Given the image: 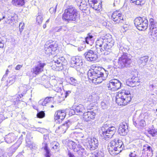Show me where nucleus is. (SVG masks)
Returning a JSON list of instances; mask_svg holds the SVG:
<instances>
[{
	"mask_svg": "<svg viewBox=\"0 0 157 157\" xmlns=\"http://www.w3.org/2000/svg\"><path fill=\"white\" fill-rule=\"evenodd\" d=\"M53 98L51 97H47L44 100H45V101L48 103L50 101L53 100Z\"/></svg>",
	"mask_w": 157,
	"mask_h": 157,
	"instance_id": "nucleus-48",
	"label": "nucleus"
},
{
	"mask_svg": "<svg viewBox=\"0 0 157 157\" xmlns=\"http://www.w3.org/2000/svg\"><path fill=\"white\" fill-rule=\"evenodd\" d=\"M32 137H31L29 134H28L27 135V139L26 140V142H29L30 141L31 139H32Z\"/></svg>",
	"mask_w": 157,
	"mask_h": 157,
	"instance_id": "nucleus-53",
	"label": "nucleus"
},
{
	"mask_svg": "<svg viewBox=\"0 0 157 157\" xmlns=\"http://www.w3.org/2000/svg\"><path fill=\"white\" fill-rule=\"evenodd\" d=\"M101 107L103 109H105L107 108V105L104 101H102L101 103Z\"/></svg>",
	"mask_w": 157,
	"mask_h": 157,
	"instance_id": "nucleus-49",
	"label": "nucleus"
},
{
	"mask_svg": "<svg viewBox=\"0 0 157 157\" xmlns=\"http://www.w3.org/2000/svg\"><path fill=\"white\" fill-rule=\"evenodd\" d=\"M36 21L39 25L41 24L42 22L43 16L42 15H39L36 18Z\"/></svg>",
	"mask_w": 157,
	"mask_h": 157,
	"instance_id": "nucleus-41",
	"label": "nucleus"
},
{
	"mask_svg": "<svg viewBox=\"0 0 157 157\" xmlns=\"http://www.w3.org/2000/svg\"><path fill=\"white\" fill-rule=\"evenodd\" d=\"M107 75L106 73H105V76H98V78H92L93 79H89L93 83H94L95 84H99L103 80L105 79V78L107 77Z\"/></svg>",
	"mask_w": 157,
	"mask_h": 157,
	"instance_id": "nucleus-23",
	"label": "nucleus"
},
{
	"mask_svg": "<svg viewBox=\"0 0 157 157\" xmlns=\"http://www.w3.org/2000/svg\"><path fill=\"white\" fill-rule=\"evenodd\" d=\"M39 103L40 105H41L43 106H45L46 104L47 103L45 101V100H44L43 101H39Z\"/></svg>",
	"mask_w": 157,
	"mask_h": 157,
	"instance_id": "nucleus-52",
	"label": "nucleus"
},
{
	"mask_svg": "<svg viewBox=\"0 0 157 157\" xmlns=\"http://www.w3.org/2000/svg\"><path fill=\"white\" fill-rule=\"evenodd\" d=\"M75 110L76 115H83V113L85 112V109L83 105L81 104H79L78 105L74 108Z\"/></svg>",
	"mask_w": 157,
	"mask_h": 157,
	"instance_id": "nucleus-24",
	"label": "nucleus"
},
{
	"mask_svg": "<svg viewBox=\"0 0 157 157\" xmlns=\"http://www.w3.org/2000/svg\"><path fill=\"white\" fill-rule=\"evenodd\" d=\"M25 0H13V2L15 4V5L21 6L25 4Z\"/></svg>",
	"mask_w": 157,
	"mask_h": 157,
	"instance_id": "nucleus-36",
	"label": "nucleus"
},
{
	"mask_svg": "<svg viewBox=\"0 0 157 157\" xmlns=\"http://www.w3.org/2000/svg\"><path fill=\"white\" fill-rule=\"evenodd\" d=\"M128 81L129 82L130 85H131V86L132 87L135 86L136 85H139L138 83L140 82V81H134V80L133 79V78H132L131 79L129 80Z\"/></svg>",
	"mask_w": 157,
	"mask_h": 157,
	"instance_id": "nucleus-37",
	"label": "nucleus"
},
{
	"mask_svg": "<svg viewBox=\"0 0 157 157\" xmlns=\"http://www.w3.org/2000/svg\"><path fill=\"white\" fill-rule=\"evenodd\" d=\"M93 157H104V153L100 151L94 154Z\"/></svg>",
	"mask_w": 157,
	"mask_h": 157,
	"instance_id": "nucleus-43",
	"label": "nucleus"
},
{
	"mask_svg": "<svg viewBox=\"0 0 157 157\" xmlns=\"http://www.w3.org/2000/svg\"><path fill=\"white\" fill-rule=\"evenodd\" d=\"M69 157H75L74 154L71 152H69L68 153Z\"/></svg>",
	"mask_w": 157,
	"mask_h": 157,
	"instance_id": "nucleus-58",
	"label": "nucleus"
},
{
	"mask_svg": "<svg viewBox=\"0 0 157 157\" xmlns=\"http://www.w3.org/2000/svg\"><path fill=\"white\" fill-rule=\"evenodd\" d=\"M154 86L153 85H150L149 86V87L150 88V90H154Z\"/></svg>",
	"mask_w": 157,
	"mask_h": 157,
	"instance_id": "nucleus-60",
	"label": "nucleus"
},
{
	"mask_svg": "<svg viewBox=\"0 0 157 157\" xmlns=\"http://www.w3.org/2000/svg\"><path fill=\"white\" fill-rule=\"evenodd\" d=\"M57 4L56 6L55 7H51L49 9V11L50 13L51 14L55 13L56 11V9L57 8Z\"/></svg>",
	"mask_w": 157,
	"mask_h": 157,
	"instance_id": "nucleus-44",
	"label": "nucleus"
},
{
	"mask_svg": "<svg viewBox=\"0 0 157 157\" xmlns=\"http://www.w3.org/2000/svg\"><path fill=\"white\" fill-rule=\"evenodd\" d=\"M131 2L137 5H141L145 3V0H134Z\"/></svg>",
	"mask_w": 157,
	"mask_h": 157,
	"instance_id": "nucleus-39",
	"label": "nucleus"
},
{
	"mask_svg": "<svg viewBox=\"0 0 157 157\" xmlns=\"http://www.w3.org/2000/svg\"><path fill=\"white\" fill-rule=\"evenodd\" d=\"M105 73L108 75V71H106L103 68L95 67L94 69L89 70L88 72V76L89 79H92L94 77L98 78V76H105Z\"/></svg>",
	"mask_w": 157,
	"mask_h": 157,
	"instance_id": "nucleus-7",
	"label": "nucleus"
},
{
	"mask_svg": "<svg viewBox=\"0 0 157 157\" xmlns=\"http://www.w3.org/2000/svg\"><path fill=\"white\" fill-rule=\"evenodd\" d=\"M16 78V75H12L10 77H9L8 79L7 80V85H10L12 84L15 81V79Z\"/></svg>",
	"mask_w": 157,
	"mask_h": 157,
	"instance_id": "nucleus-32",
	"label": "nucleus"
},
{
	"mask_svg": "<svg viewBox=\"0 0 157 157\" xmlns=\"http://www.w3.org/2000/svg\"><path fill=\"white\" fill-rule=\"evenodd\" d=\"M148 58V56L141 57L138 60V62L139 64H142L143 66H144L146 65Z\"/></svg>",
	"mask_w": 157,
	"mask_h": 157,
	"instance_id": "nucleus-26",
	"label": "nucleus"
},
{
	"mask_svg": "<svg viewBox=\"0 0 157 157\" xmlns=\"http://www.w3.org/2000/svg\"><path fill=\"white\" fill-rule=\"evenodd\" d=\"M114 43L111 36L109 34L101 37L96 42L97 53L100 55H105V51L109 52L110 50Z\"/></svg>",
	"mask_w": 157,
	"mask_h": 157,
	"instance_id": "nucleus-1",
	"label": "nucleus"
},
{
	"mask_svg": "<svg viewBox=\"0 0 157 157\" xmlns=\"http://www.w3.org/2000/svg\"><path fill=\"white\" fill-rule=\"evenodd\" d=\"M134 124L137 127L138 126L141 127H143L146 125V123L145 121L143 120H140L139 122L136 121L135 122L133 121Z\"/></svg>",
	"mask_w": 157,
	"mask_h": 157,
	"instance_id": "nucleus-28",
	"label": "nucleus"
},
{
	"mask_svg": "<svg viewBox=\"0 0 157 157\" xmlns=\"http://www.w3.org/2000/svg\"><path fill=\"white\" fill-rule=\"evenodd\" d=\"M93 36L92 35H90L89 34H88L87 36L85 38V41L86 43L88 44V40H90L93 38Z\"/></svg>",
	"mask_w": 157,
	"mask_h": 157,
	"instance_id": "nucleus-47",
	"label": "nucleus"
},
{
	"mask_svg": "<svg viewBox=\"0 0 157 157\" xmlns=\"http://www.w3.org/2000/svg\"><path fill=\"white\" fill-rule=\"evenodd\" d=\"M65 60V59L63 57H58L57 56H55L54 57L53 62L56 63V67L59 68L57 70L59 71L63 69V63Z\"/></svg>",
	"mask_w": 157,
	"mask_h": 157,
	"instance_id": "nucleus-15",
	"label": "nucleus"
},
{
	"mask_svg": "<svg viewBox=\"0 0 157 157\" xmlns=\"http://www.w3.org/2000/svg\"><path fill=\"white\" fill-rule=\"evenodd\" d=\"M116 130L114 127H110L109 124L105 122L99 130V133L101 136L103 137L104 139L108 140L114 135Z\"/></svg>",
	"mask_w": 157,
	"mask_h": 157,
	"instance_id": "nucleus-5",
	"label": "nucleus"
},
{
	"mask_svg": "<svg viewBox=\"0 0 157 157\" xmlns=\"http://www.w3.org/2000/svg\"><path fill=\"white\" fill-rule=\"evenodd\" d=\"M45 113L43 111H41L38 112L37 114V117L40 118H41L44 117H45Z\"/></svg>",
	"mask_w": 157,
	"mask_h": 157,
	"instance_id": "nucleus-42",
	"label": "nucleus"
},
{
	"mask_svg": "<svg viewBox=\"0 0 157 157\" xmlns=\"http://www.w3.org/2000/svg\"><path fill=\"white\" fill-rule=\"evenodd\" d=\"M58 47V45L57 43L53 42L51 44L50 41H47L44 46L45 50L46 51L48 52H49L52 51H55L57 49Z\"/></svg>",
	"mask_w": 157,
	"mask_h": 157,
	"instance_id": "nucleus-13",
	"label": "nucleus"
},
{
	"mask_svg": "<svg viewBox=\"0 0 157 157\" xmlns=\"http://www.w3.org/2000/svg\"><path fill=\"white\" fill-rule=\"evenodd\" d=\"M135 25L140 30L142 31L146 29L148 27V22L145 17H138L134 20Z\"/></svg>",
	"mask_w": 157,
	"mask_h": 157,
	"instance_id": "nucleus-8",
	"label": "nucleus"
},
{
	"mask_svg": "<svg viewBox=\"0 0 157 157\" xmlns=\"http://www.w3.org/2000/svg\"><path fill=\"white\" fill-rule=\"evenodd\" d=\"M22 138L21 137H20L19 138V139L17 140L16 143L12 146V147L16 149H17L21 144L22 142Z\"/></svg>",
	"mask_w": 157,
	"mask_h": 157,
	"instance_id": "nucleus-34",
	"label": "nucleus"
},
{
	"mask_svg": "<svg viewBox=\"0 0 157 157\" xmlns=\"http://www.w3.org/2000/svg\"><path fill=\"white\" fill-rule=\"evenodd\" d=\"M71 93V91H67L65 92V97L66 98Z\"/></svg>",
	"mask_w": 157,
	"mask_h": 157,
	"instance_id": "nucleus-57",
	"label": "nucleus"
},
{
	"mask_svg": "<svg viewBox=\"0 0 157 157\" xmlns=\"http://www.w3.org/2000/svg\"><path fill=\"white\" fill-rule=\"evenodd\" d=\"M7 76V75H6L5 74L3 75V76L2 79V81H4V80H5L6 78V77Z\"/></svg>",
	"mask_w": 157,
	"mask_h": 157,
	"instance_id": "nucleus-61",
	"label": "nucleus"
},
{
	"mask_svg": "<svg viewBox=\"0 0 157 157\" xmlns=\"http://www.w3.org/2000/svg\"><path fill=\"white\" fill-rule=\"evenodd\" d=\"M86 141V142L84 145L87 149L94 150L98 146L99 143L98 140L95 137L87 138Z\"/></svg>",
	"mask_w": 157,
	"mask_h": 157,
	"instance_id": "nucleus-9",
	"label": "nucleus"
},
{
	"mask_svg": "<svg viewBox=\"0 0 157 157\" xmlns=\"http://www.w3.org/2000/svg\"><path fill=\"white\" fill-rule=\"evenodd\" d=\"M44 63L39 62L35 67L31 70V72L35 75H37L43 71L44 67L45 65Z\"/></svg>",
	"mask_w": 157,
	"mask_h": 157,
	"instance_id": "nucleus-16",
	"label": "nucleus"
},
{
	"mask_svg": "<svg viewBox=\"0 0 157 157\" xmlns=\"http://www.w3.org/2000/svg\"><path fill=\"white\" fill-rule=\"evenodd\" d=\"M83 65L82 59L78 57H73L71 58V66L72 67H81Z\"/></svg>",
	"mask_w": 157,
	"mask_h": 157,
	"instance_id": "nucleus-17",
	"label": "nucleus"
},
{
	"mask_svg": "<svg viewBox=\"0 0 157 157\" xmlns=\"http://www.w3.org/2000/svg\"><path fill=\"white\" fill-rule=\"evenodd\" d=\"M129 157H138L137 155L135 153V151L133 152H131L129 155ZM140 157H148L147 155L144 154L141 155Z\"/></svg>",
	"mask_w": 157,
	"mask_h": 157,
	"instance_id": "nucleus-38",
	"label": "nucleus"
},
{
	"mask_svg": "<svg viewBox=\"0 0 157 157\" xmlns=\"http://www.w3.org/2000/svg\"><path fill=\"white\" fill-rule=\"evenodd\" d=\"M120 81L117 79H112L110 81L107 86L109 90L116 91L119 89L121 86Z\"/></svg>",
	"mask_w": 157,
	"mask_h": 157,
	"instance_id": "nucleus-11",
	"label": "nucleus"
},
{
	"mask_svg": "<svg viewBox=\"0 0 157 157\" xmlns=\"http://www.w3.org/2000/svg\"><path fill=\"white\" fill-rule=\"evenodd\" d=\"M56 32H60V36L61 37H63L65 35L66 32L67 30V27L65 25H63L56 28Z\"/></svg>",
	"mask_w": 157,
	"mask_h": 157,
	"instance_id": "nucleus-25",
	"label": "nucleus"
},
{
	"mask_svg": "<svg viewBox=\"0 0 157 157\" xmlns=\"http://www.w3.org/2000/svg\"><path fill=\"white\" fill-rule=\"evenodd\" d=\"M78 11L72 6H68L64 10L62 19L68 22L75 21L77 18Z\"/></svg>",
	"mask_w": 157,
	"mask_h": 157,
	"instance_id": "nucleus-4",
	"label": "nucleus"
},
{
	"mask_svg": "<svg viewBox=\"0 0 157 157\" xmlns=\"http://www.w3.org/2000/svg\"><path fill=\"white\" fill-rule=\"evenodd\" d=\"M149 133L151 134L153 136H155L157 134V132L154 129H152L149 130L148 131Z\"/></svg>",
	"mask_w": 157,
	"mask_h": 157,
	"instance_id": "nucleus-46",
	"label": "nucleus"
},
{
	"mask_svg": "<svg viewBox=\"0 0 157 157\" xmlns=\"http://www.w3.org/2000/svg\"><path fill=\"white\" fill-rule=\"evenodd\" d=\"M66 116V113L64 110L58 111L55 114V120L56 122L60 123L64 119Z\"/></svg>",
	"mask_w": 157,
	"mask_h": 157,
	"instance_id": "nucleus-14",
	"label": "nucleus"
},
{
	"mask_svg": "<svg viewBox=\"0 0 157 157\" xmlns=\"http://www.w3.org/2000/svg\"><path fill=\"white\" fill-rule=\"evenodd\" d=\"M67 145L70 148H72L75 150L76 147V144L72 140H69L67 143Z\"/></svg>",
	"mask_w": 157,
	"mask_h": 157,
	"instance_id": "nucleus-31",
	"label": "nucleus"
},
{
	"mask_svg": "<svg viewBox=\"0 0 157 157\" xmlns=\"http://www.w3.org/2000/svg\"><path fill=\"white\" fill-rule=\"evenodd\" d=\"M67 80L69 83L74 86H75L77 83V80L73 77H68L67 78Z\"/></svg>",
	"mask_w": 157,
	"mask_h": 157,
	"instance_id": "nucleus-29",
	"label": "nucleus"
},
{
	"mask_svg": "<svg viewBox=\"0 0 157 157\" xmlns=\"http://www.w3.org/2000/svg\"><path fill=\"white\" fill-rule=\"evenodd\" d=\"M24 24L22 23H20L19 24V30L21 32L22 31L24 27Z\"/></svg>",
	"mask_w": 157,
	"mask_h": 157,
	"instance_id": "nucleus-51",
	"label": "nucleus"
},
{
	"mask_svg": "<svg viewBox=\"0 0 157 157\" xmlns=\"http://www.w3.org/2000/svg\"><path fill=\"white\" fill-rule=\"evenodd\" d=\"M43 147L45 151V157H50L51 156V154L50 153V151L49 149L48 148V145L46 143H43Z\"/></svg>",
	"mask_w": 157,
	"mask_h": 157,
	"instance_id": "nucleus-30",
	"label": "nucleus"
},
{
	"mask_svg": "<svg viewBox=\"0 0 157 157\" xmlns=\"http://www.w3.org/2000/svg\"><path fill=\"white\" fill-rule=\"evenodd\" d=\"M16 139L17 137L14 133H10L6 136L5 140L7 143L10 144L13 142Z\"/></svg>",
	"mask_w": 157,
	"mask_h": 157,
	"instance_id": "nucleus-22",
	"label": "nucleus"
},
{
	"mask_svg": "<svg viewBox=\"0 0 157 157\" xmlns=\"http://www.w3.org/2000/svg\"><path fill=\"white\" fill-rule=\"evenodd\" d=\"M149 27L150 30L155 29H157V22L153 18L149 20Z\"/></svg>",
	"mask_w": 157,
	"mask_h": 157,
	"instance_id": "nucleus-27",
	"label": "nucleus"
},
{
	"mask_svg": "<svg viewBox=\"0 0 157 157\" xmlns=\"http://www.w3.org/2000/svg\"><path fill=\"white\" fill-rule=\"evenodd\" d=\"M51 147L54 149H56L59 147V143L55 141H53L50 143Z\"/></svg>",
	"mask_w": 157,
	"mask_h": 157,
	"instance_id": "nucleus-33",
	"label": "nucleus"
},
{
	"mask_svg": "<svg viewBox=\"0 0 157 157\" xmlns=\"http://www.w3.org/2000/svg\"><path fill=\"white\" fill-rule=\"evenodd\" d=\"M83 48L82 47H79L78 48V50L79 51H82V50H83Z\"/></svg>",
	"mask_w": 157,
	"mask_h": 157,
	"instance_id": "nucleus-62",
	"label": "nucleus"
},
{
	"mask_svg": "<svg viewBox=\"0 0 157 157\" xmlns=\"http://www.w3.org/2000/svg\"><path fill=\"white\" fill-rule=\"evenodd\" d=\"M151 32V35L157 38V28L155 29L150 30Z\"/></svg>",
	"mask_w": 157,
	"mask_h": 157,
	"instance_id": "nucleus-45",
	"label": "nucleus"
},
{
	"mask_svg": "<svg viewBox=\"0 0 157 157\" xmlns=\"http://www.w3.org/2000/svg\"><path fill=\"white\" fill-rule=\"evenodd\" d=\"M97 96L95 94H93L89 97L88 98V101L90 102H95V101L97 100Z\"/></svg>",
	"mask_w": 157,
	"mask_h": 157,
	"instance_id": "nucleus-40",
	"label": "nucleus"
},
{
	"mask_svg": "<svg viewBox=\"0 0 157 157\" xmlns=\"http://www.w3.org/2000/svg\"><path fill=\"white\" fill-rule=\"evenodd\" d=\"M87 4L86 1L83 0L80 2L79 6L80 9L81 10H85L86 8Z\"/></svg>",
	"mask_w": 157,
	"mask_h": 157,
	"instance_id": "nucleus-35",
	"label": "nucleus"
},
{
	"mask_svg": "<svg viewBox=\"0 0 157 157\" xmlns=\"http://www.w3.org/2000/svg\"><path fill=\"white\" fill-rule=\"evenodd\" d=\"M146 148L147 149V150L150 151L151 149V147L150 146H147L146 147Z\"/></svg>",
	"mask_w": 157,
	"mask_h": 157,
	"instance_id": "nucleus-63",
	"label": "nucleus"
},
{
	"mask_svg": "<svg viewBox=\"0 0 157 157\" xmlns=\"http://www.w3.org/2000/svg\"><path fill=\"white\" fill-rule=\"evenodd\" d=\"M70 113H71V114H72L73 115L75 114H76V112H75V109H71L70 111Z\"/></svg>",
	"mask_w": 157,
	"mask_h": 157,
	"instance_id": "nucleus-54",
	"label": "nucleus"
},
{
	"mask_svg": "<svg viewBox=\"0 0 157 157\" xmlns=\"http://www.w3.org/2000/svg\"><path fill=\"white\" fill-rule=\"evenodd\" d=\"M71 124V123L70 120H67L65 123L58 127L60 131L65 133L68 128Z\"/></svg>",
	"mask_w": 157,
	"mask_h": 157,
	"instance_id": "nucleus-21",
	"label": "nucleus"
},
{
	"mask_svg": "<svg viewBox=\"0 0 157 157\" xmlns=\"http://www.w3.org/2000/svg\"><path fill=\"white\" fill-rule=\"evenodd\" d=\"M123 17L122 13L120 11L116 10L112 13L111 19L115 24H118L122 25L125 23Z\"/></svg>",
	"mask_w": 157,
	"mask_h": 157,
	"instance_id": "nucleus-10",
	"label": "nucleus"
},
{
	"mask_svg": "<svg viewBox=\"0 0 157 157\" xmlns=\"http://www.w3.org/2000/svg\"><path fill=\"white\" fill-rule=\"evenodd\" d=\"M130 92L123 90L119 92L116 97V101L118 105H125L131 101V98Z\"/></svg>",
	"mask_w": 157,
	"mask_h": 157,
	"instance_id": "nucleus-6",
	"label": "nucleus"
},
{
	"mask_svg": "<svg viewBox=\"0 0 157 157\" xmlns=\"http://www.w3.org/2000/svg\"><path fill=\"white\" fill-rule=\"evenodd\" d=\"M22 65H18L16 67L15 69L16 70H19L22 67Z\"/></svg>",
	"mask_w": 157,
	"mask_h": 157,
	"instance_id": "nucleus-55",
	"label": "nucleus"
},
{
	"mask_svg": "<svg viewBox=\"0 0 157 157\" xmlns=\"http://www.w3.org/2000/svg\"><path fill=\"white\" fill-rule=\"evenodd\" d=\"M96 114L93 111H88L83 113V118L85 121H88L94 119Z\"/></svg>",
	"mask_w": 157,
	"mask_h": 157,
	"instance_id": "nucleus-19",
	"label": "nucleus"
},
{
	"mask_svg": "<svg viewBox=\"0 0 157 157\" xmlns=\"http://www.w3.org/2000/svg\"><path fill=\"white\" fill-rule=\"evenodd\" d=\"M86 60L90 62L96 61L98 58V56L95 52L91 50H88L84 54Z\"/></svg>",
	"mask_w": 157,
	"mask_h": 157,
	"instance_id": "nucleus-12",
	"label": "nucleus"
},
{
	"mask_svg": "<svg viewBox=\"0 0 157 157\" xmlns=\"http://www.w3.org/2000/svg\"><path fill=\"white\" fill-rule=\"evenodd\" d=\"M118 46L120 50V52H122L123 55L118 59L117 66L120 69L124 68L129 67L132 63V60L129 55L126 53L129 50L128 47L122 43L118 44Z\"/></svg>",
	"mask_w": 157,
	"mask_h": 157,
	"instance_id": "nucleus-2",
	"label": "nucleus"
},
{
	"mask_svg": "<svg viewBox=\"0 0 157 157\" xmlns=\"http://www.w3.org/2000/svg\"><path fill=\"white\" fill-rule=\"evenodd\" d=\"M90 6L96 10H99L101 8V4L98 3L97 0H88Z\"/></svg>",
	"mask_w": 157,
	"mask_h": 157,
	"instance_id": "nucleus-20",
	"label": "nucleus"
},
{
	"mask_svg": "<svg viewBox=\"0 0 157 157\" xmlns=\"http://www.w3.org/2000/svg\"><path fill=\"white\" fill-rule=\"evenodd\" d=\"M128 132V126L126 123H121L118 129V133L121 136H125L127 135Z\"/></svg>",
	"mask_w": 157,
	"mask_h": 157,
	"instance_id": "nucleus-18",
	"label": "nucleus"
},
{
	"mask_svg": "<svg viewBox=\"0 0 157 157\" xmlns=\"http://www.w3.org/2000/svg\"><path fill=\"white\" fill-rule=\"evenodd\" d=\"M123 142L121 140L115 139L110 143V145L108 146V149L109 153L113 155H116L120 153L123 149L124 145Z\"/></svg>",
	"mask_w": 157,
	"mask_h": 157,
	"instance_id": "nucleus-3",
	"label": "nucleus"
},
{
	"mask_svg": "<svg viewBox=\"0 0 157 157\" xmlns=\"http://www.w3.org/2000/svg\"><path fill=\"white\" fill-rule=\"evenodd\" d=\"M122 27H123V28L125 31H126L128 29L127 27V25H124L123 26H121Z\"/></svg>",
	"mask_w": 157,
	"mask_h": 157,
	"instance_id": "nucleus-59",
	"label": "nucleus"
},
{
	"mask_svg": "<svg viewBox=\"0 0 157 157\" xmlns=\"http://www.w3.org/2000/svg\"><path fill=\"white\" fill-rule=\"evenodd\" d=\"M75 151L78 152V154L80 155H82L83 152L82 151H80V150H74Z\"/></svg>",
	"mask_w": 157,
	"mask_h": 157,
	"instance_id": "nucleus-56",
	"label": "nucleus"
},
{
	"mask_svg": "<svg viewBox=\"0 0 157 157\" xmlns=\"http://www.w3.org/2000/svg\"><path fill=\"white\" fill-rule=\"evenodd\" d=\"M4 47V41L0 38V48H2Z\"/></svg>",
	"mask_w": 157,
	"mask_h": 157,
	"instance_id": "nucleus-50",
	"label": "nucleus"
},
{
	"mask_svg": "<svg viewBox=\"0 0 157 157\" xmlns=\"http://www.w3.org/2000/svg\"><path fill=\"white\" fill-rule=\"evenodd\" d=\"M133 79H134V81H139V80L137 78H136V77H134V78H133Z\"/></svg>",
	"mask_w": 157,
	"mask_h": 157,
	"instance_id": "nucleus-64",
	"label": "nucleus"
}]
</instances>
